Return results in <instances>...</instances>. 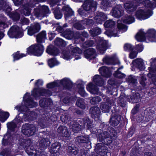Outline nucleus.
<instances>
[{"instance_id": "obj_1", "label": "nucleus", "mask_w": 156, "mask_h": 156, "mask_svg": "<svg viewBox=\"0 0 156 156\" xmlns=\"http://www.w3.org/2000/svg\"><path fill=\"white\" fill-rule=\"evenodd\" d=\"M100 129L103 133L98 135L99 140L107 145H110L116 138L117 133L114 129L109 126V124L103 123L99 126Z\"/></svg>"}, {"instance_id": "obj_2", "label": "nucleus", "mask_w": 156, "mask_h": 156, "mask_svg": "<svg viewBox=\"0 0 156 156\" xmlns=\"http://www.w3.org/2000/svg\"><path fill=\"white\" fill-rule=\"evenodd\" d=\"M42 117L39 120V124L41 127H54L57 120V116L47 110L42 114Z\"/></svg>"}, {"instance_id": "obj_3", "label": "nucleus", "mask_w": 156, "mask_h": 156, "mask_svg": "<svg viewBox=\"0 0 156 156\" xmlns=\"http://www.w3.org/2000/svg\"><path fill=\"white\" fill-rule=\"evenodd\" d=\"M93 81L95 85L90 82L87 86L86 88L91 93L95 94H97L99 91V88L97 86L100 87L102 86L104 84V81L100 75H95L94 76Z\"/></svg>"}, {"instance_id": "obj_4", "label": "nucleus", "mask_w": 156, "mask_h": 156, "mask_svg": "<svg viewBox=\"0 0 156 156\" xmlns=\"http://www.w3.org/2000/svg\"><path fill=\"white\" fill-rule=\"evenodd\" d=\"M97 5V2L94 0H85L82 5L83 9H79L78 10V13L82 16L86 15V11L94 12L96 10Z\"/></svg>"}, {"instance_id": "obj_5", "label": "nucleus", "mask_w": 156, "mask_h": 156, "mask_svg": "<svg viewBox=\"0 0 156 156\" xmlns=\"http://www.w3.org/2000/svg\"><path fill=\"white\" fill-rule=\"evenodd\" d=\"M20 142V145L25 149L26 152L28 155L32 156L36 154L34 151H35L36 152V151L33 147L30 146L32 143V141L31 139H21Z\"/></svg>"}, {"instance_id": "obj_6", "label": "nucleus", "mask_w": 156, "mask_h": 156, "mask_svg": "<svg viewBox=\"0 0 156 156\" xmlns=\"http://www.w3.org/2000/svg\"><path fill=\"white\" fill-rule=\"evenodd\" d=\"M52 94V92L48 89L42 88H34L32 95L33 97L37 98L41 96L49 97Z\"/></svg>"}, {"instance_id": "obj_7", "label": "nucleus", "mask_w": 156, "mask_h": 156, "mask_svg": "<svg viewBox=\"0 0 156 156\" xmlns=\"http://www.w3.org/2000/svg\"><path fill=\"white\" fill-rule=\"evenodd\" d=\"M36 130V127L33 125L26 123L22 125L21 132L23 135L29 137L34 135Z\"/></svg>"}, {"instance_id": "obj_8", "label": "nucleus", "mask_w": 156, "mask_h": 156, "mask_svg": "<svg viewBox=\"0 0 156 156\" xmlns=\"http://www.w3.org/2000/svg\"><path fill=\"white\" fill-rule=\"evenodd\" d=\"M153 14V11L151 10L146 11L142 9H138L135 12V16L136 19L142 20L147 19Z\"/></svg>"}, {"instance_id": "obj_9", "label": "nucleus", "mask_w": 156, "mask_h": 156, "mask_svg": "<svg viewBox=\"0 0 156 156\" xmlns=\"http://www.w3.org/2000/svg\"><path fill=\"white\" fill-rule=\"evenodd\" d=\"M75 144L79 147L88 146V144H91L90 137L88 135L80 136H77L75 138Z\"/></svg>"}, {"instance_id": "obj_10", "label": "nucleus", "mask_w": 156, "mask_h": 156, "mask_svg": "<svg viewBox=\"0 0 156 156\" xmlns=\"http://www.w3.org/2000/svg\"><path fill=\"white\" fill-rule=\"evenodd\" d=\"M103 144V143H97L94 150L97 154L100 156H107L108 150V147Z\"/></svg>"}, {"instance_id": "obj_11", "label": "nucleus", "mask_w": 156, "mask_h": 156, "mask_svg": "<svg viewBox=\"0 0 156 156\" xmlns=\"http://www.w3.org/2000/svg\"><path fill=\"white\" fill-rule=\"evenodd\" d=\"M112 113L109 121V123L112 126H115L119 123L121 116L116 112L115 109L114 110H112Z\"/></svg>"}, {"instance_id": "obj_12", "label": "nucleus", "mask_w": 156, "mask_h": 156, "mask_svg": "<svg viewBox=\"0 0 156 156\" xmlns=\"http://www.w3.org/2000/svg\"><path fill=\"white\" fill-rule=\"evenodd\" d=\"M82 53L84 57L87 59L92 60L96 58V50L93 48H85L83 49Z\"/></svg>"}, {"instance_id": "obj_13", "label": "nucleus", "mask_w": 156, "mask_h": 156, "mask_svg": "<svg viewBox=\"0 0 156 156\" xmlns=\"http://www.w3.org/2000/svg\"><path fill=\"white\" fill-rule=\"evenodd\" d=\"M53 102L51 98H44L41 99L39 101L40 106L44 109H50Z\"/></svg>"}, {"instance_id": "obj_14", "label": "nucleus", "mask_w": 156, "mask_h": 156, "mask_svg": "<svg viewBox=\"0 0 156 156\" xmlns=\"http://www.w3.org/2000/svg\"><path fill=\"white\" fill-rule=\"evenodd\" d=\"M111 13L113 17L119 18L123 15L124 10L121 5H119L113 8Z\"/></svg>"}, {"instance_id": "obj_15", "label": "nucleus", "mask_w": 156, "mask_h": 156, "mask_svg": "<svg viewBox=\"0 0 156 156\" xmlns=\"http://www.w3.org/2000/svg\"><path fill=\"white\" fill-rule=\"evenodd\" d=\"M61 147V144L58 142L52 144L49 149L51 156H59V151Z\"/></svg>"}, {"instance_id": "obj_16", "label": "nucleus", "mask_w": 156, "mask_h": 156, "mask_svg": "<svg viewBox=\"0 0 156 156\" xmlns=\"http://www.w3.org/2000/svg\"><path fill=\"white\" fill-rule=\"evenodd\" d=\"M16 108L18 111L20 112V114H22L23 115L22 116L24 120L26 121L27 120H34V118L33 116V114L29 111L25 112L22 109V107L20 106H17L16 107Z\"/></svg>"}, {"instance_id": "obj_17", "label": "nucleus", "mask_w": 156, "mask_h": 156, "mask_svg": "<svg viewBox=\"0 0 156 156\" xmlns=\"http://www.w3.org/2000/svg\"><path fill=\"white\" fill-rule=\"evenodd\" d=\"M148 77L151 79V83L154 85L150 88L148 93V95L151 96L156 94V75L149 74L148 75Z\"/></svg>"}, {"instance_id": "obj_18", "label": "nucleus", "mask_w": 156, "mask_h": 156, "mask_svg": "<svg viewBox=\"0 0 156 156\" xmlns=\"http://www.w3.org/2000/svg\"><path fill=\"white\" fill-rule=\"evenodd\" d=\"M57 133L58 136L63 137H69L70 135V132L65 126H59L57 130Z\"/></svg>"}, {"instance_id": "obj_19", "label": "nucleus", "mask_w": 156, "mask_h": 156, "mask_svg": "<svg viewBox=\"0 0 156 156\" xmlns=\"http://www.w3.org/2000/svg\"><path fill=\"white\" fill-rule=\"evenodd\" d=\"M60 87L61 85L64 89L70 90L73 86V82L69 78H64L61 80H59Z\"/></svg>"}, {"instance_id": "obj_20", "label": "nucleus", "mask_w": 156, "mask_h": 156, "mask_svg": "<svg viewBox=\"0 0 156 156\" xmlns=\"http://www.w3.org/2000/svg\"><path fill=\"white\" fill-rule=\"evenodd\" d=\"M27 27H28L27 34L30 36H32L38 33L41 28V26L38 23L31 25L30 27L28 26Z\"/></svg>"}, {"instance_id": "obj_21", "label": "nucleus", "mask_w": 156, "mask_h": 156, "mask_svg": "<svg viewBox=\"0 0 156 156\" xmlns=\"http://www.w3.org/2000/svg\"><path fill=\"white\" fill-rule=\"evenodd\" d=\"M89 113L93 119H98L101 115V111L98 107L94 106L90 108L89 111Z\"/></svg>"}, {"instance_id": "obj_22", "label": "nucleus", "mask_w": 156, "mask_h": 156, "mask_svg": "<svg viewBox=\"0 0 156 156\" xmlns=\"http://www.w3.org/2000/svg\"><path fill=\"white\" fill-rule=\"evenodd\" d=\"M77 121L84 127L86 126L87 129H90L92 127L93 121L88 117H85L83 119H79Z\"/></svg>"}, {"instance_id": "obj_23", "label": "nucleus", "mask_w": 156, "mask_h": 156, "mask_svg": "<svg viewBox=\"0 0 156 156\" xmlns=\"http://www.w3.org/2000/svg\"><path fill=\"white\" fill-rule=\"evenodd\" d=\"M46 52L48 54L54 56H57L60 53L59 49L51 44L47 46Z\"/></svg>"}, {"instance_id": "obj_24", "label": "nucleus", "mask_w": 156, "mask_h": 156, "mask_svg": "<svg viewBox=\"0 0 156 156\" xmlns=\"http://www.w3.org/2000/svg\"><path fill=\"white\" fill-rule=\"evenodd\" d=\"M112 106L111 100L108 98L105 102H102L100 105L101 109L103 112H108L110 111Z\"/></svg>"}, {"instance_id": "obj_25", "label": "nucleus", "mask_w": 156, "mask_h": 156, "mask_svg": "<svg viewBox=\"0 0 156 156\" xmlns=\"http://www.w3.org/2000/svg\"><path fill=\"white\" fill-rule=\"evenodd\" d=\"M147 39L150 41H156V30L154 29H149L146 32Z\"/></svg>"}, {"instance_id": "obj_26", "label": "nucleus", "mask_w": 156, "mask_h": 156, "mask_svg": "<svg viewBox=\"0 0 156 156\" xmlns=\"http://www.w3.org/2000/svg\"><path fill=\"white\" fill-rule=\"evenodd\" d=\"M132 63L133 66H135L140 71L144 70L145 69L144 63L141 58H137L133 60Z\"/></svg>"}, {"instance_id": "obj_27", "label": "nucleus", "mask_w": 156, "mask_h": 156, "mask_svg": "<svg viewBox=\"0 0 156 156\" xmlns=\"http://www.w3.org/2000/svg\"><path fill=\"white\" fill-rule=\"evenodd\" d=\"M36 4V2L33 1L31 2L30 1L27 5L24 6L23 12L25 16H28L31 14V11L32 10L31 8L35 7Z\"/></svg>"}, {"instance_id": "obj_28", "label": "nucleus", "mask_w": 156, "mask_h": 156, "mask_svg": "<svg viewBox=\"0 0 156 156\" xmlns=\"http://www.w3.org/2000/svg\"><path fill=\"white\" fill-rule=\"evenodd\" d=\"M96 47L100 50L106 51L108 48V42L105 40L99 38L97 40Z\"/></svg>"}, {"instance_id": "obj_29", "label": "nucleus", "mask_w": 156, "mask_h": 156, "mask_svg": "<svg viewBox=\"0 0 156 156\" xmlns=\"http://www.w3.org/2000/svg\"><path fill=\"white\" fill-rule=\"evenodd\" d=\"M51 144L50 140L48 138H43L39 142V149L41 151H44L49 147Z\"/></svg>"}, {"instance_id": "obj_30", "label": "nucleus", "mask_w": 156, "mask_h": 156, "mask_svg": "<svg viewBox=\"0 0 156 156\" xmlns=\"http://www.w3.org/2000/svg\"><path fill=\"white\" fill-rule=\"evenodd\" d=\"M42 44H34L35 56L38 57L41 56L44 51V46Z\"/></svg>"}, {"instance_id": "obj_31", "label": "nucleus", "mask_w": 156, "mask_h": 156, "mask_svg": "<svg viewBox=\"0 0 156 156\" xmlns=\"http://www.w3.org/2000/svg\"><path fill=\"white\" fill-rule=\"evenodd\" d=\"M96 22L98 23L102 24L107 19V16L103 12H98L95 17Z\"/></svg>"}, {"instance_id": "obj_32", "label": "nucleus", "mask_w": 156, "mask_h": 156, "mask_svg": "<svg viewBox=\"0 0 156 156\" xmlns=\"http://www.w3.org/2000/svg\"><path fill=\"white\" fill-rule=\"evenodd\" d=\"M98 70L102 76L106 78L110 77L112 75L111 71L108 67L106 66L100 67Z\"/></svg>"}, {"instance_id": "obj_33", "label": "nucleus", "mask_w": 156, "mask_h": 156, "mask_svg": "<svg viewBox=\"0 0 156 156\" xmlns=\"http://www.w3.org/2000/svg\"><path fill=\"white\" fill-rule=\"evenodd\" d=\"M67 48L72 56L75 54H81L82 53V50L76 47L74 44H69Z\"/></svg>"}, {"instance_id": "obj_34", "label": "nucleus", "mask_w": 156, "mask_h": 156, "mask_svg": "<svg viewBox=\"0 0 156 156\" xmlns=\"http://www.w3.org/2000/svg\"><path fill=\"white\" fill-rule=\"evenodd\" d=\"M135 20V18L132 15L126 14L122 17L121 21L124 23L129 24L134 22Z\"/></svg>"}, {"instance_id": "obj_35", "label": "nucleus", "mask_w": 156, "mask_h": 156, "mask_svg": "<svg viewBox=\"0 0 156 156\" xmlns=\"http://www.w3.org/2000/svg\"><path fill=\"white\" fill-rule=\"evenodd\" d=\"M37 42L38 43L42 44L45 42L46 39V33L45 30H42L36 36Z\"/></svg>"}, {"instance_id": "obj_36", "label": "nucleus", "mask_w": 156, "mask_h": 156, "mask_svg": "<svg viewBox=\"0 0 156 156\" xmlns=\"http://www.w3.org/2000/svg\"><path fill=\"white\" fill-rule=\"evenodd\" d=\"M146 33L142 30H140L136 34L135 37L137 41L141 42L145 41L147 39Z\"/></svg>"}, {"instance_id": "obj_37", "label": "nucleus", "mask_w": 156, "mask_h": 156, "mask_svg": "<svg viewBox=\"0 0 156 156\" xmlns=\"http://www.w3.org/2000/svg\"><path fill=\"white\" fill-rule=\"evenodd\" d=\"M67 153L70 156H75L78 153V149L75 147L69 146L66 149Z\"/></svg>"}, {"instance_id": "obj_38", "label": "nucleus", "mask_w": 156, "mask_h": 156, "mask_svg": "<svg viewBox=\"0 0 156 156\" xmlns=\"http://www.w3.org/2000/svg\"><path fill=\"white\" fill-rule=\"evenodd\" d=\"M83 127L82 125L80 124L77 121H74L72 124V129L74 133H78L82 130Z\"/></svg>"}, {"instance_id": "obj_39", "label": "nucleus", "mask_w": 156, "mask_h": 156, "mask_svg": "<svg viewBox=\"0 0 156 156\" xmlns=\"http://www.w3.org/2000/svg\"><path fill=\"white\" fill-rule=\"evenodd\" d=\"M27 56V54L20 53V51H18L16 52H14L12 55L13 58L12 62H14Z\"/></svg>"}, {"instance_id": "obj_40", "label": "nucleus", "mask_w": 156, "mask_h": 156, "mask_svg": "<svg viewBox=\"0 0 156 156\" xmlns=\"http://www.w3.org/2000/svg\"><path fill=\"white\" fill-rule=\"evenodd\" d=\"M17 26H13L11 27L7 33V34L10 38H17V36H16V32L17 30Z\"/></svg>"}, {"instance_id": "obj_41", "label": "nucleus", "mask_w": 156, "mask_h": 156, "mask_svg": "<svg viewBox=\"0 0 156 156\" xmlns=\"http://www.w3.org/2000/svg\"><path fill=\"white\" fill-rule=\"evenodd\" d=\"M58 4L57 6L55 8L52 9V10H53V12L54 13L55 17L57 20L61 19L62 16V14L61 12V9L58 7Z\"/></svg>"}, {"instance_id": "obj_42", "label": "nucleus", "mask_w": 156, "mask_h": 156, "mask_svg": "<svg viewBox=\"0 0 156 156\" xmlns=\"http://www.w3.org/2000/svg\"><path fill=\"white\" fill-rule=\"evenodd\" d=\"M89 31L90 34L93 37H96L101 34V29L96 27L91 28Z\"/></svg>"}, {"instance_id": "obj_43", "label": "nucleus", "mask_w": 156, "mask_h": 156, "mask_svg": "<svg viewBox=\"0 0 156 156\" xmlns=\"http://www.w3.org/2000/svg\"><path fill=\"white\" fill-rule=\"evenodd\" d=\"M62 57L64 59L69 60L72 58V54L68 48L66 49H63L62 51Z\"/></svg>"}, {"instance_id": "obj_44", "label": "nucleus", "mask_w": 156, "mask_h": 156, "mask_svg": "<svg viewBox=\"0 0 156 156\" xmlns=\"http://www.w3.org/2000/svg\"><path fill=\"white\" fill-rule=\"evenodd\" d=\"M124 7L128 11L130 12H133L135 11L137 8V6L134 5L133 3H126L124 4Z\"/></svg>"}, {"instance_id": "obj_45", "label": "nucleus", "mask_w": 156, "mask_h": 156, "mask_svg": "<svg viewBox=\"0 0 156 156\" xmlns=\"http://www.w3.org/2000/svg\"><path fill=\"white\" fill-rule=\"evenodd\" d=\"M2 10L4 11L5 13L7 14L9 16L12 12H11L12 9L11 5H9V3L5 1Z\"/></svg>"}, {"instance_id": "obj_46", "label": "nucleus", "mask_w": 156, "mask_h": 156, "mask_svg": "<svg viewBox=\"0 0 156 156\" xmlns=\"http://www.w3.org/2000/svg\"><path fill=\"white\" fill-rule=\"evenodd\" d=\"M126 99L123 96L120 95L117 101V104L118 105V107H125L126 105Z\"/></svg>"}, {"instance_id": "obj_47", "label": "nucleus", "mask_w": 156, "mask_h": 156, "mask_svg": "<svg viewBox=\"0 0 156 156\" xmlns=\"http://www.w3.org/2000/svg\"><path fill=\"white\" fill-rule=\"evenodd\" d=\"M10 115L9 113L8 112H4L0 110V122H5L9 118Z\"/></svg>"}, {"instance_id": "obj_48", "label": "nucleus", "mask_w": 156, "mask_h": 156, "mask_svg": "<svg viewBox=\"0 0 156 156\" xmlns=\"http://www.w3.org/2000/svg\"><path fill=\"white\" fill-rule=\"evenodd\" d=\"M77 87L78 89V93L82 97H84L87 95L84 89V85L83 83H79L76 86Z\"/></svg>"}, {"instance_id": "obj_49", "label": "nucleus", "mask_w": 156, "mask_h": 156, "mask_svg": "<svg viewBox=\"0 0 156 156\" xmlns=\"http://www.w3.org/2000/svg\"><path fill=\"white\" fill-rule=\"evenodd\" d=\"M131 101L133 103H137L141 101V98L139 93L133 94L130 96Z\"/></svg>"}, {"instance_id": "obj_50", "label": "nucleus", "mask_w": 156, "mask_h": 156, "mask_svg": "<svg viewBox=\"0 0 156 156\" xmlns=\"http://www.w3.org/2000/svg\"><path fill=\"white\" fill-rule=\"evenodd\" d=\"M48 64L50 68H52L55 66H58L59 64V62L56 58L53 57L48 60Z\"/></svg>"}, {"instance_id": "obj_51", "label": "nucleus", "mask_w": 156, "mask_h": 156, "mask_svg": "<svg viewBox=\"0 0 156 156\" xmlns=\"http://www.w3.org/2000/svg\"><path fill=\"white\" fill-rule=\"evenodd\" d=\"M55 44L60 48L65 47L66 45V42L62 39L57 37L54 41Z\"/></svg>"}, {"instance_id": "obj_52", "label": "nucleus", "mask_w": 156, "mask_h": 156, "mask_svg": "<svg viewBox=\"0 0 156 156\" xmlns=\"http://www.w3.org/2000/svg\"><path fill=\"white\" fill-rule=\"evenodd\" d=\"M59 87V80H55L47 83L46 85V87L48 89H51Z\"/></svg>"}, {"instance_id": "obj_53", "label": "nucleus", "mask_w": 156, "mask_h": 156, "mask_svg": "<svg viewBox=\"0 0 156 156\" xmlns=\"http://www.w3.org/2000/svg\"><path fill=\"white\" fill-rule=\"evenodd\" d=\"M60 119L65 124L69 123L70 121V117L69 114L67 113H64L60 116Z\"/></svg>"}, {"instance_id": "obj_54", "label": "nucleus", "mask_w": 156, "mask_h": 156, "mask_svg": "<svg viewBox=\"0 0 156 156\" xmlns=\"http://www.w3.org/2000/svg\"><path fill=\"white\" fill-rule=\"evenodd\" d=\"M115 23L112 20H109L106 21L104 23V25L105 28H112L114 27Z\"/></svg>"}, {"instance_id": "obj_55", "label": "nucleus", "mask_w": 156, "mask_h": 156, "mask_svg": "<svg viewBox=\"0 0 156 156\" xmlns=\"http://www.w3.org/2000/svg\"><path fill=\"white\" fill-rule=\"evenodd\" d=\"M120 69L121 68H119L113 73V75L115 77L119 79H122L125 77V74L119 71Z\"/></svg>"}, {"instance_id": "obj_56", "label": "nucleus", "mask_w": 156, "mask_h": 156, "mask_svg": "<svg viewBox=\"0 0 156 156\" xmlns=\"http://www.w3.org/2000/svg\"><path fill=\"white\" fill-rule=\"evenodd\" d=\"M9 16L14 21H17L19 20L20 17V14L16 11L12 12Z\"/></svg>"}, {"instance_id": "obj_57", "label": "nucleus", "mask_w": 156, "mask_h": 156, "mask_svg": "<svg viewBox=\"0 0 156 156\" xmlns=\"http://www.w3.org/2000/svg\"><path fill=\"white\" fill-rule=\"evenodd\" d=\"M13 139L12 136L11 135H9L7 136L6 139L3 138L2 140V144L4 146H6L9 144L13 142Z\"/></svg>"}, {"instance_id": "obj_58", "label": "nucleus", "mask_w": 156, "mask_h": 156, "mask_svg": "<svg viewBox=\"0 0 156 156\" xmlns=\"http://www.w3.org/2000/svg\"><path fill=\"white\" fill-rule=\"evenodd\" d=\"M102 7L104 10H107L109 7H111V3L110 1L106 0H102Z\"/></svg>"}, {"instance_id": "obj_59", "label": "nucleus", "mask_w": 156, "mask_h": 156, "mask_svg": "<svg viewBox=\"0 0 156 156\" xmlns=\"http://www.w3.org/2000/svg\"><path fill=\"white\" fill-rule=\"evenodd\" d=\"M103 62L106 63L108 65L111 64L112 62L115 60V58L114 56L110 57H104L103 59Z\"/></svg>"}, {"instance_id": "obj_60", "label": "nucleus", "mask_w": 156, "mask_h": 156, "mask_svg": "<svg viewBox=\"0 0 156 156\" xmlns=\"http://www.w3.org/2000/svg\"><path fill=\"white\" fill-rule=\"evenodd\" d=\"M84 99L82 98L78 99L76 102V105L80 108L82 109H84L86 108L85 103L84 101Z\"/></svg>"}, {"instance_id": "obj_61", "label": "nucleus", "mask_w": 156, "mask_h": 156, "mask_svg": "<svg viewBox=\"0 0 156 156\" xmlns=\"http://www.w3.org/2000/svg\"><path fill=\"white\" fill-rule=\"evenodd\" d=\"M34 44L27 48V55H33L35 56Z\"/></svg>"}, {"instance_id": "obj_62", "label": "nucleus", "mask_w": 156, "mask_h": 156, "mask_svg": "<svg viewBox=\"0 0 156 156\" xmlns=\"http://www.w3.org/2000/svg\"><path fill=\"white\" fill-rule=\"evenodd\" d=\"M101 100V98L99 96L93 97L90 100V102L92 105H94L98 104Z\"/></svg>"}, {"instance_id": "obj_63", "label": "nucleus", "mask_w": 156, "mask_h": 156, "mask_svg": "<svg viewBox=\"0 0 156 156\" xmlns=\"http://www.w3.org/2000/svg\"><path fill=\"white\" fill-rule=\"evenodd\" d=\"M123 48L125 51H133L134 48L131 44L126 43L124 45Z\"/></svg>"}, {"instance_id": "obj_64", "label": "nucleus", "mask_w": 156, "mask_h": 156, "mask_svg": "<svg viewBox=\"0 0 156 156\" xmlns=\"http://www.w3.org/2000/svg\"><path fill=\"white\" fill-rule=\"evenodd\" d=\"M7 127L8 129L11 132H14L16 126L15 124L11 122H8L7 124Z\"/></svg>"}]
</instances>
